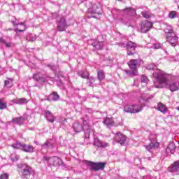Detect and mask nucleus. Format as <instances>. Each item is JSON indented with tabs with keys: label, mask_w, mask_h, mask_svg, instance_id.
<instances>
[{
	"label": "nucleus",
	"mask_w": 179,
	"mask_h": 179,
	"mask_svg": "<svg viewBox=\"0 0 179 179\" xmlns=\"http://www.w3.org/2000/svg\"><path fill=\"white\" fill-rule=\"evenodd\" d=\"M83 122L84 124V134H85V143L87 145H89V138L90 136V134H93V131L90 129V123H89V117H82Z\"/></svg>",
	"instance_id": "5"
},
{
	"label": "nucleus",
	"mask_w": 179,
	"mask_h": 179,
	"mask_svg": "<svg viewBox=\"0 0 179 179\" xmlns=\"http://www.w3.org/2000/svg\"><path fill=\"white\" fill-rule=\"evenodd\" d=\"M141 14L142 16H143L145 19H150V14L146 10H143V12H141Z\"/></svg>",
	"instance_id": "41"
},
{
	"label": "nucleus",
	"mask_w": 179,
	"mask_h": 179,
	"mask_svg": "<svg viewBox=\"0 0 179 179\" xmlns=\"http://www.w3.org/2000/svg\"><path fill=\"white\" fill-rule=\"evenodd\" d=\"M34 143H36V145H38V143L37 141H34Z\"/></svg>",
	"instance_id": "52"
},
{
	"label": "nucleus",
	"mask_w": 179,
	"mask_h": 179,
	"mask_svg": "<svg viewBox=\"0 0 179 179\" xmlns=\"http://www.w3.org/2000/svg\"><path fill=\"white\" fill-rule=\"evenodd\" d=\"M8 30H12V29H8Z\"/></svg>",
	"instance_id": "54"
},
{
	"label": "nucleus",
	"mask_w": 179,
	"mask_h": 179,
	"mask_svg": "<svg viewBox=\"0 0 179 179\" xmlns=\"http://www.w3.org/2000/svg\"><path fill=\"white\" fill-rule=\"evenodd\" d=\"M177 17V11H171L169 14V19H176Z\"/></svg>",
	"instance_id": "39"
},
{
	"label": "nucleus",
	"mask_w": 179,
	"mask_h": 179,
	"mask_svg": "<svg viewBox=\"0 0 179 179\" xmlns=\"http://www.w3.org/2000/svg\"><path fill=\"white\" fill-rule=\"evenodd\" d=\"M94 145L96 146L97 148H107V146H108V143L101 141L100 139H99V138L94 136Z\"/></svg>",
	"instance_id": "19"
},
{
	"label": "nucleus",
	"mask_w": 179,
	"mask_h": 179,
	"mask_svg": "<svg viewBox=\"0 0 179 179\" xmlns=\"http://www.w3.org/2000/svg\"><path fill=\"white\" fill-rule=\"evenodd\" d=\"M17 167L21 170V178L24 179L30 176H34V169L27 164H18Z\"/></svg>",
	"instance_id": "2"
},
{
	"label": "nucleus",
	"mask_w": 179,
	"mask_h": 179,
	"mask_svg": "<svg viewBox=\"0 0 179 179\" xmlns=\"http://www.w3.org/2000/svg\"><path fill=\"white\" fill-rule=\"evenodd\" d=\"M43 115L48 122H54L55 121V116L48 110H43Z\"/></svg>",
	"instance_id": "16"
},
{
	"label": "nucleus",
	"mask_w": 179,
	"mask_h": 179,
	"mask_svg": "<svg viewBox=\"0 0 179 179\" xmlns=\"http://www.w3.org/2000/svg\"><path fill=\"white\" fill-rule=\"evenodd\" d=\"M119 1H122V0H119Z\"/></svg>",
	"instance_id": "56"
},
{
	"label": "nucleus",
	"mask_w": 179,
	"mask_h": 179,
	"mask_svg": "<svg viewBox=\"0 0 179 179\" xmlns=\"http://www.w3.org/2000/svg\"><path fill=\"white\" fill-rule=\"evenodd\" d=\"M11 102L14 104H19L20 106H22L23 104H27L29 103V100L26 98H17L11 100Z\"/></svg>",
	"instance_id": "21"
},
{
	"label": "nucleus",
	"mask_w": 179,
	"mask_h": 179,
	"mask_svg": "<svg viewBox=\"0 0 179 179\" xmlns=\"http://www.w3.org/2000/svg\"><path fill=\"white\" fill-rule=\"evenodd\" d=\"M123 12L128 16L127 17H124L123 18V23H124V24H131V17L136 15V11L134 8H126Z\"/></svg>",
	"instance_id": "9"
},
{
	"label": "nucleus",
	"mask_w": 179,
	"mask_h": 179,
	"mask_svg": "<svg viewBox=\"0 0 179 179\" xmlns=\"http://www.w3.org/2000/svg\"><path fill=\"white\" fill-rule=\"evenodd\" d=\"M153 48H155V50H159V48H162V45L159 42H156L155 43H154L153 45Z\"/></svg>",
	"instance_id": "44"
},
{
	"label": "nucleus",
	"mask_w": 179,
	"mask_h": 179,
	"mask_svg": "<svg viewBox=\"0 0 179 179\" xmlns=\"http://www.w3.org/2000/svg\"><path fill=\"white\" fill-rule=\"evenodd\" d=\"M154 85H156V83H154Z\"/></svg>",
	"instance_id": "55"
},
{
	"label": "nucleus",
	"mask_w": 179,
	"mask_h": 179,
	"mask_svg": "<svg viewBox=\"0 0 179 179\" xmlns=\"http://www.w3.org/2000/svg\"><path fill=\"white\" fill-rule=\"evenodd\" d=\"M8 107L6 102H3L2 99H0V110H5Z\"/></svg>",
	"instance_id": "40"
},
{
	"label": "nucleus",
	"mask_w": 179,
	"mask_h": 179,
	"mask_svg": "<svg viewBox=\"0 0 179 179\" xmlns=\"http://www.w3.org/2000/svg\"><path fill=\"white\" fill-rule=\"evenodd\" d=\"M4 86L5 87H12L13 86V78H7L4 81Z\"/></svg>",
	"instance_id": "32"
},
{
	"label": "nucleus",
	"mask_w": 179,
	"mask_h": 179,
	"mask_svg": "<svg viewBox=\"0 0 179 179\" xmlns=\"http://www.w3.org/2000/svg\"><path fill=\"white\" fill-rule=\"evenodd\" d=\"M143 107L139 106V105H133V110L134 112L133 113H140V111H142Z\"/></svg>",
	"instance_id": "35"
},
{
	"label": "nucleus",
	"mask_w": 179,
	"mask_h": 179,
	"mask_svg": "<svg viewBox=\"0 0 179 179\" xmlns=\"http://www.w3.org/2000/svg\"><path fill=\"white\" fill-rule=\"evenodd\" d=\"M17 31H18L19 33H23L24 30L22 29H17Z\"/></svg>",
	"instance_id": "49"
},
{
	"label": "nucleus",
	"mask_w": 179,
	"mask_h": 179,
	"mask_svg": "<svg viewBox=\"0 0 179 179\" xmlns=\"http://www.w3.org/2000/svg\"><path fill=\"white\" fill-rule=\"evenodd\" d=\"M164 33H166V34H168V36H171L174 34V28H173V27L169 24H164Z\"/></svg>",
	"instance_id": "20"
},
{
	"label": "nucleus",
	"mask_w": 179,
	"mask_h": 179,
	"mask_svg": "<svg viewBox=\"0 0 179 179\" xmlns=\"http://www.w3.org/2000/svg\"><path fill=\"white\" fill-rule=\"evenodd\" d=\"M157 110L158 111L163 113V114H166V113H167V108L162 103L158 104Z\"/></svg>",
	"instance_id": "31"
},
{
	"label": "nucleus",
	"mask_w": 179,
	"mask_h": 179,
	"mask_svg": "<svg viewBox=\"0 0 179 179\" xmlns=\"http://www.w3.org/2000/svg\"><path fill=\"white\" fill-rule=\"evenodd\" d=\"M179 169V160L175 162L173 164H171V167L169 168V170L171 173H176L177 170Z\"/></svg>",
	"instance_id": "28"
},
{
	"label": "nucleus",
	"mask_w": 179,
	"mask_h": 179,
	"mask_svg": "<svg viewBox=\"0 0 179 179\" xmlns=\"http://www.w3.org/2000/svg\"><path fill=\"white\" fill-rule=\"evenodd\" d=\"M117 45L121 47V48H126L127 50V55H135L136 54V48L138 44L129 41L126 43H117Z\"/></svg>",
	"instance_id": "3"
},
{
	"label": "nucleus",
	"mask_w": 179,
	"mask_h": 179,
	"mask_svg": "<svg viewBox=\"0 0 179 179\" xmlns=\"http://www.w3.org/2000/svg\"><path fill=\"white\" fill-rule=\"evenodd\" d=\"M86 110H87V113H90V114H92V113H93L92 108H87Z\"/></svg>",
	"instance_id": "48"
},
{
	"label": "nucleus",
	"mask_w": 179,
	"mask_h": 179,
	"mask_svg": "<svg viewBox=\"0 0 179 179\" xmlns=\"http://www.w3.org/2000/svg\"><path fill=\"white\" fill-rule=\"evenodd\" d=\"M80 3H83V2H85V1H87V0H80Z\"/></svg>",
	"instance_id": "51"
},
{
	"label": "nucleus",
	"mask_w": 179,
	"mask_h": 179,
	"mask_svg": "<svg viewBox=\"0 0 179 179\" xmlns=\"http://www.w3.org/2000/svg\"><path fill=\"white\" fill-rule=\"evenodd\" d=\"M152 26H153V24H152L149 21H143L140 25V27L138 28V31L140 33H148L150 29H152Z\"/></svg>",
	"instance_id": "12"
},
{
	"label": "nucleus",
	"mask_w": 179,
	"mask_h": 179,
	"mask_svg": "<svg viewBox=\"0 0 179 179\" xmlns=\"http://www.w3.org/2000/svg\"><path fill=\"white\" fill-rule=\"evenodd\" d=\"M46 66H48V68L51 71H53V72L57 69V67L52 64H47Z\"/></svg>",
	"instance_id": "45"
},
{
	"label": "nucleus",
	"mask_w": 179,
	"mask_h": 179,
	"mask_svg": "<svg viewBox=\"0 0 179 179\" xmlns=\"http://www.w3.org/2000/svg\"><path fill=\"white\" fill-rule=\"evenodd\" d=\"M20 24H23V22H21Z\"/></svg>",
	"instance_id": "53"
},
{
	"label": "nucleus",
	"mask_w": 179,
	"mask_h": 179,
	"mask_svg": "<svg viewBox=\"0 0 179 179\" xmlns=\"http://www.w3.org/2000/svg\"><path fill=\"white\" fill-rule=\"evenodd\" d=\"M97 9H99V6L96 4H94L92 6V8H88L87 13L86 15L88 19H92V17L96 18V17L93 15H100V12H99Z\"/></svg>",
	"instance_id": "13"
},
{
	"label": "nucleus",
	"mask_w": 179,
	"mask_h": 179,
	"mask_svg": "<svg viewBox=\"0 0 179 179\" xmlns=\"http://www.w3.org/2000/svg\"><path fill=\"white\" fill-rule=\"evenodd\" d=\"M97 79L99 80V82H101V80H104V79H106V74L104 73V71L99 70L97 71Z\"/></svg>",
	"instance_id": "29"
},
{
	"label": "nucleus",
	"mask_w": 179,
	"mask_h": 179,
	"mask_svg": "<svg viewBox=\"0 0 179 179\" xmlns=\"http://www.w3.org/2000/svg\"><path fill=\"white\" fill-rule=\"evenodd\" d=\"M142 60L141 59H131L128 62L129 67L130 69H132L133 71H127V73L128 75H130V76H136L138 75V68L141 66V64L142 63Z\"/></svg>",
	"instance_id": "4"
},
{
	"label": "nucleus",
	"mask_w": 179,
	"mask_h": 179,
	"mask_svg": "<svg viewBox=\"0 0 179 179\" xmlns=\"http://www.w3.org/2000/svg\"><path fill=\"white\" fill-rule=\"evenodd\" d=\"M154 76H157V80L159 83V85H155V87L157 89L166 87V89H169L171 92H177L178 90L179 83L176 77L169 76L164 72H160V70H157V72H155Z\"/></svg>",
	"instance_id": "1"
},
{
	"label": "nucleus",
	"mask_w": 179,
	"mask_h": 179,
	"mask_svg": "<svg viewBox=\"0 0 179 179\" xmlns=\"http://www.w3.org/2000/svg\"><path fill=\"white\" fill-rule=\"evenodd\" d=\"M141 83H148V82H149V78H148L146 76L143 75L141 76Z\"/></svg>",
	"instance_id": "42"
},
{
	"label": "nucleus",
	"mask_w": 179,
	"mask_h": 179,
	"mask_svg": "<svg viewBox=\"0 0 179 179\" xmlns=\"http://www.w3.org/2000/svg\"><path fill=\"white\" fill-rule=\"evenodd\" d=\"M176 151V144L173 142L169 143L168 147L166 149V153H174Z\"/></svg>",
	"instance_id": "26"
},
{
	"label": "nucleus",
	"mask_w": 179,
	"mask_h": 179,
	"mask_svg": "<svg viewBox=\"0 0 179 179\" xmlns=\"http://www.w3.org/2000/svg\"><path fill=\"white\" fill-rule=\"evenodd\" d=\"M33 79H34V80H36V82H39L40 83H45V82H48L49 80L54 82V78L48 76L43 77V76H41V74L40 73L34 74Z\"/></svg>",
	"instance_id": "11"
},
{
	"label": "nucleus",
	"mask_w": 179,
	"mask_h": 179,
	"mask_svg": "<svg viewBox=\"0 0 179 179\" xmlns=\"http://www.w3.org/2000/svg\"><path fill=\"white\" fill-rule=\"evenodd\" d=\"M26 120H27V117L25 116H20L13 118L10 122L13 124H16V125H23Z\"/></svg>",
	"instance_id": "17"
},
{
	"label": "nucleus",
	"mask_w": 179,
	"mask_h": 179,
	"mask_svg": "<svg viewBox=\"0 0 179 179\" xmlns=\"http://www.w3.org/2000/svg\"><path fill=\"white\" fill-rule=\"evenodd\" d=\"M66 29V21L64 17L60 18L57 22V30L58 31H65Z\"/></svg>",
	"instance_id": "15"
},
{
	"label": "nucleus",
	"mask_w": 179,
	"mask_h": 179,
	"mask_svg": "<svg viewBox=\"0 0 179 179\" xmlns=\"http://www.w3.org/2000/svg\"><path fill=\"white\" fill-rule=\"evenodd\" d=\"M116 141L118 142V143H120L122 146L125 145V143L127 142V136L124 135L121 132H118L116 134Z\"/></svg>",
	"instance_id": "18"
},
{
	"label": "nucleus",
	"mask_w": 179,
	"mask_h": 179,
	"mask_svg": "<svg viewBox=\"0 0 179 179\" xmlns=\"http://www.w3.org/2000/svg\"><path fill=\"white\" fill-rule=\"evenodd\" d=\"M97 41H99L101 43H103V44H104V41H106V36L101 35V36H98Z\"/></svg>",
	"instance_id": "43"
},
{
	"label": "nucleus",
	"mask_w": 179,
	"mask_h": 179,
	"mask_svg": "<svg viewBox=\"0 0 179 179\" xmlns=\"http://www.w3.org/2000/svg\"><path fill=\"white\" fill-rule=\"evenodd\" d=\"M87 166L92 168L94 171H99V170H104L106 167V163L104 162H93L88 161Z\"/></svg>",
	"instance_id": "10"
},
{
	"label": "nucleus",
	"mask_w": 179,
	"mask_h": 179,
	"mask_svg": "<svg viewBox=\"0 0 179 179\" xmlns=\"http://www.w3.org/2000/svg\"><path fill=\"white\" fill-rule=\"evenodd\" d=\"M87 85H88V86L92 87L93 86V83H94V82H96V78H94L93 76H90L87 78Z\"/></svg>",
	"instance_id": "33"
},
{
	"label": "nucleus",
	"mask_w": 179,
	"mask_h": 179,
	"mask_svg": "<svg viewBox=\"0 0 179 179\" xmlns=\"http://www.w3.org/2000/svg\"><path fill=\"white\" fill-rule=\"evenodd\" d=\"M36 35H33L31 34H28L26 37V40H27V41H36Z\"/></svg>",
	"instance_id": "36"
},
{
	"label": "nucleus",
	"mask_w": 179,
	"mask_h": 179,
	"mask_svg": "<svg viewBox=\"0 0 179 179\" xmlns=\"http://www.w3.org/2000/svg\"><path fill=\"white\" fill-rule=\"evenodd\" d=\"M166 41H169L172 47H176L178 43V37L176 36V34L167 35Z\"/></svg>",
	"instance_id": "14"
},
{
	"label": "nucleus",
	"mask_w": 179,
	"mask_h": 179,
	"mask_svg": "<svg viewBox=\"0 0 179 179\" xmlns=\"http://www.w3.org/2000/svg\"><path fill=\"white\" fill-rule=\"evenodd\" d=\"M146 69L148 71H155L152 73V76H154V78H156V79H157V76H155V73H156V72H158L157 71H159V73L163 72L160 69H157V66L155 64L147 65Z\"/></svg>",
	"instance_id": "22"
},
{
	"label": "nucleus",
	"mask_w": 179,
	"mask_h": 179,
	"mask_svg": "<svg viewBox=\"0 0 179 179\" xmlns=\"http://www.w3.org/2000/svg\"><path fill=\"white\" fill-rule=\"evenodd\" d=\"M43 160L48 162L49 166H61L62 164V159L58 157H49L44 156Z\"/></svg>",
	"instance_id": "8"
},
{
	"label": "nucleus",
	"mask_w": 179,
	"mask_h": 179,
	"mask_svg": "<svg viewBox=\"0 0 179 179\" xmlns=\"http://www.w3.org/2000/svg\"><path fill=\"white\" fill-rule=\"evenodd\" d=\"M150 141L151 143L149 145H144V148L150 152V153H153V150L156 149V148H159V143H157V136L155 134H151L150 136Z\"/></svg>",
	"instance_id": "7"
},
{
	"label": "nucleus",
	"mask_w": 179,
	"mask_h": 179,
	"mask_svg": "<svg viewBox=\"0 0 179 179\" xmlns=\"http://www.w3.org/2000/svg\"><path fill=\"white\" fill-rule=\"evenodd\" d=\"M13 24L17 26V24L15 22V21H12Z\"/></svg>",
	"instance_id": "50"
},
{
	"label": "nucleus",
	"mask_w": 179,
	"mask_h": 179,
	"mask_svg": "<svg viewBox=\"0 0 179 179\" xmlns=\"http://www.w3.org/2000/svg\"><path fill=\"white\" fill-rule=\"evenodd\" d=\"M9 178V175L8 173H3L0 176V179H8Z\"/></svg>",
	"instance_id": "46"
},
{
	"label": "nucleus",
	"mask_w": 179,
	"mask_h": 179,
	"mask_svg": "<svg viewBox=\"0 0 179 179\" xmlns=\"http://www.w3.org/2000/svg\"><path fill=\"white\" fill-rule=\"evenodd\" d=\"M52 145L49 141H46L44 144L41 145L42 149H49Z\"/></svg>",
	"instance_id": "38"
},
{
	"label": "nucleus",
	"mask_w": 179,
	"mask_h": 179,
	"mask_svg": "<svg viewBox=\"0 0 179 179\" xmlns=\"http://www.w3.org/2000/svg\"><path fill=\"white\" fill-rule=\"evenodd\" d=\"M124 111H125L126 113H134V112H135L134 110L133 105H127V106H125L124 108Z\"/></svg>",
	"instance_id": "34"
},
{
	"label": "nucleus",
	"mask_w": 179,
	"mask_h": 179,
	"mask_svg": "<svg viewBox=\"0 0 179 179\" xmlns=\"http://www.w3.org/2000/svg\"><path fill=\"white\" fill-rule=\"evenodd\" d=\"M11 147L13 148V149H20V150L26 153H33V152H34V147H33V145H26L20 142L12 144Z\"/></svg>",
	"instance_id": "6"
},
{
	"label": "nucleus",
	"mask_w": 179,
	"mask_h": 179,
	"mask_svg": "<svg viewBox=\"0 0 179 179\" xmlns=\"http://www.w3.org/2000/svg\"><path fill=\"white\" fill-rule=\"evenodd\" d=\"M85 129V127L79 122H75L73 124V129L76 132H82V131Z\"/></svg>",
	"instance_id": "24"
},
{
	"label": "nucleus",
	"mask_w": 179,
	"mask_h": 179,
	"mask_svg": "<svg viewBox=\"0 0 179 179\" xmlns=\"http://www.w3.org/2000/svg\"><path fill=\"white\" fill-rule=\"evenodd\" d=\"M93 47L96 48V50H103V47H104V43L101 42L100 41L95 40L92 43Z\"/></svg>",
	"instance_id": "27"
},
{
	"label": "nucleus",
	"mask_w": 179,
	"mask_h": 179,
	"mask_svg": "<svg viewBox=\"0 0 179 179\" xmlns=\"http://www.w3.org/2000/svg\"><path fill=\"white\" fill-rule=\"evenodd\" d=\"M78 76H80V78H83V79H87L89 74L85 73L84 71H78Z\"/></svg>",
	"instance_id": "37"
},
{
	"label": "nucleus",
	"mask_w": 179,
	"mask_h": 179,
	"mask_svg": "<svg viewBox=\"0 0 179 179\" xmlns=\"http://www.w3.org/2000/svg\"><path fill=\"white\" fill-rule=\"evenodd\" d=\"M7 38H8L9 41H6L3 38H0V44H4L7 48H10L12 47V38L10 36H8Z\"/></svg>",
	"instance_id": "23"
},
{
	"label": "nucleus",
	"mask_w": 179,
	"mask_h": 179,
	"mask_svg": "<svg viewBox=\"0 0 179 179\" xmlns=\"http://www.w3.org/2000/svg\"><path fill=\"white\" fill-rule=\"evenodd\" d=\"M48 100H49V101H58V100H59L58 92H53L50 95H49Z\"/></svg>",
	"instance_id": "25"
},
{
	"label": "nucleus",
	"mask_w": 179,
	"mask_h": 179,
	"mask_svg": "<svg viewBox=\"0 0 179 179\" xmlns=\"http://www.w3.org/2000/svg\"><path fill=\"white\" fill-rule=\"evenodd\" d=\"M103 123L106 125L108 128H110V127H113V125H114V122H113V120L110 119V117H106L103 121Z\"/></svg>",
	"instance_id": "30"
},
{
	"label": "nucleus",
	"mask_w": 179,
	"mask_h": 179,
	"mask_svg": "<svg viewBox=\"0 0 179 179\" xmlns=\"http://www.w3.org/2000/svg\"><path fill=\"white\" fill-rule=\"evenodd\" d=\"M19 160V156L15 155L14 159H13V162H17Z\"/></svg>",
	"instance_id": "47"
}]
</instances>
